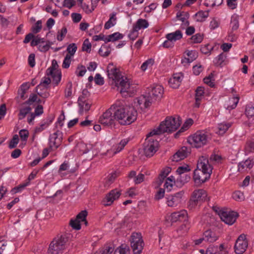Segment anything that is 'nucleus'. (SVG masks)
<instances>
[{
    "instance_id": "f257e3e1",
    "label": "nucleus",
    "mask_w": 254,
    "mask_h": 254,
    "mask_svg": "<svg viewBox=\"0 0 254 254\" xmlns=\"http://www.w3.org/2000/svg\"><path fill=\"white\" fill-rule=\"evenodd\" d=\"M107 72L109 78L114 81L118 88H121L120 93L123 96H131L135 90L130 85L129 79L124 76L119 68L113 63H110L107 67Z\"/></svg>"
},
{
    "instance_id": "f03ea898",
    "label": "nucleus",
    "mask_w": 254,
    "mask_h": 254,
    "mask_svg": "<svg viewBox=\"0 0 254 254\" xmlns=\"http://www.w3.org/2000/svg\"><path fill=\"white\" fill-rule=\"evenodd\" d=\"M212 168L208 159L202 156L199 157L196 169L193 172V179L196 186H200L208 180L212 174Z\"/></svg>"
},
{
    "instance_id": "7ed1b4c3",
    "label": "nucleus",
    "mask_w": 254,
    "mask_h": 254,
    "mask_svg": "<svg viewBox=\"0 0 254 254\" xmlns=\"http://www.w3.org/2000/svg\"><path fill=\"white\" fill-rule=\"evenodd\" d=\"M116 120L122 125H128L137 119V111L132 106L127 105H114Z\"/></svg>"
},
{
    "instance_id": "20e7f679",
    "label": "nucleus",
    "mask_w": 254,
    "mask_h": 254,
    "mask_svg": "<svg viewBox=\"0 0 254 254\" xmlns=\"http://www.w3.org/2000/svg\"><path fill=\"white\" fill-rule=\"evenodd\" d=\"M181 124L180 117H167L159 127L150 132V134H161L165 132L171 133L176 130Z\"/></svg>"
},
{
    "instance_id": "39448f33",
    "label": "nucleus",
    "mask_w": 254,
    "mask_h": 254,
    "mask_svg": "<svg viewBox=\"0 0 254 254\" xmlns=\"http://www.w3.org/2000/svg\"><path fill=\"white\" fill-rule=\"evenodd\" d=\"M68 235L67 234L57 235L49 245V254H59L62 253L68 241Z\"/></svg>"
},
{
    "instance_id": "423d86ee",
    "label": "nucleus",
    "mask_w": 254,
    "mask_h": 254,
    "mask_svg": "<svg viewBox=\"0 0 254 254\" xmlns=\"http://www.w3.org/2000/svg\"><path fill=\"white\" fill-rule=\"evenodd\" d=\"M210 139L211 137L207 132L199 130L191 136H190L188 141L192 147L198 148L207 144Z\"/></svg>"
},
{
    "instance_id": "0eeeda50",
    "label": "nucleus",
    "mask_w": 254,
    "mask_h": 254,
    "mask_svg": "<svg viewBox=\"0 0 254 254\" xmlns=\"http://www.w3.org/2000/svg\"><path fill=\"white\" fill-rule=\"evenodd\" d=\"M156 134H150V132L147 134L146 138L143 145V149L144 155L148 157L153 156L157 151L159 146V142L156 139L153 137Z\"/></svg>"
},
{
    "instance_id": "6e6552de",
    "label": "nucleus",
    "mask_w": 254,
    "mask_h": 254,
    "mask_svg": "<svg viewBox=\"0 0 254 254\" xmlns=\"http://www.w3.org/2000/svg\"><path fill=\"white\" fill-rule=\"evenodd\" d=\"M206 196V191L204 190L199 189L194 190L189 202V207L190 209L194 208L199 201L205 200Z\"/></svg>"
},
{
    "instance_id": "1a4fd4ad",
    "label": "nucleus",
    "mask_w": 254,
    "mask_h": 254,
    "mask_svg": "<svg viewBox=\"0 0 254 254\" xmlns=\"http://www.w3.org/2000/svg\"><path fill=\"white\" fill-rule=\"evenodd\" d=\"M130 246L134 254H140L143 247V241L141 234L137 233H133L130 239Z\"/></svg>"
},
{
    "instance_id": "9d476101",
    "label": "nucleus",
    "mask_w": 254,
    "mask_h": 254,
    "mask_svg": "<svg viewBox=\"0 0 254 254\" xmlns=\"http://www.w3.org/2000/svg\"><path fill=\"white\" fill-rule=\"evenodd\" d=\"M114 111L115 107L113 105L100 117L99 119L100 123L105 126H111L113 125L115 120H116Z\"/></svg>"
},
{
    "instance_id": "9b49d317",
    "label": "nucleus",
    "mask_w": 254,
    "mask_h": 254,
    "mask_svg": "<svg viewBox=\"0 0 254 254\" xmlns=\"http://www.w3.org/2000/svg\"><path fill=\"white\" fill-rule=\"evenodd\" d=\"M148 92L146 93V95L148 99L152 102L153 100H160L164 93L163 87L159 85H156L154 87L148 88Z\"/></svg>"
},
{
    "instance_id": "f8f14e48",
    "label": "nucleus",
    "mask_w": 254,
    "mask_h": 254,
    "mask_svg": "<svg viewBox=\"0 0 254 254\" xmlns=\"http://www.w3.org/2000/svg\"><path fill=\"white\" fill-rule=\"evenodd\" d=\"M62 141V133L59 130L51 134L49 138V144L50 151L56 150L61 145Z\"/></svg>"
},
{
    "instance_id": "ddd939ff",
    "label": "nucleus",
    "mask_w": 254,
    "mask_h": 254,
    "mask_svg": "<svg viewBox=\"0 0 254 254\" xmlns=\"http://www.w3.org/2000/svg\"><path fill=\"white\" fill-rule=\"evenodd\" d=\"M149 26V23L147 20L144 19H139L136 21L135 25L133 26V29L131 33L128 35L129 38L134 40L137 37L138 31L141 29L146 28Z\"/></svg>"
},
{
    "instance_id": "4468645a",
    "label": "nucleus",
    "mask_w": 254,
    "mask_h": 254,
    "mask_svg": "<svg viewBox=\"0 0 254 254\" xmlns=\"http://www.w3.org/2000/svg\"><path fill=\"white\" fill-rule=\"evenodd\" d=\"M248 243L245 234L239 236L234 246L235 252L237 254H243L248 247Z\"/></svg>"
},
{
    "instance_id": "2eb2a0df",
    "label": "nucleus",
    "mask_w": 254,
    "mask_h": 254,
    "mask_svg": "<svg viewBox=\"0 0 254 254\" xmlns=\"http://www.w3.org/2000/svg\"><path fill=\"white\" fill-rule=\"evenodd\" d=\"M219 215L223 221L230 225L236 221L239 216L238 213L234 211H220Z\"/></svg>"
},
{
    "instance_id": "dca6fc26",
    "label": "nucleus",
    "mask_w": 254,
    "mask_h": 254,
    "mask_svg": "<svg viewBox=\"0 0 254 254\" xmlns=\"http://www.w3.org/2000/svg\"><path fill=\"white\" fill-rule=\"evenodd\" d=\"M121 192L117 189L111 190L103 199L102 203L104 206L111 205L114 200L119 198Z\"/></svg>"
},
{
    "instance_id": "f3484780",
    "label": "nucleus",
    "mask_w": 254,
    "mask_h": 254,
    "mask_svg": "<svg viewBox=\"0 0 254 254\" xmlns=\"http://www.w3.org/2000/svg\"><path fill=\"white\" fill-rule=\"evenodd\" d=\"M184 193V191H181L174 195L167 196L166 198L168 206L169 207H175L179 205L181 202Z\"/></svg>"
},
{
    "instance_id": "a211bd4d",
    "label": "nucleus",
    "mask_w": 254,
    "mask_h": 254,
    "mask_svg": "<svg viewBox=\"0 0 254 254\" xmlns=\"http://www.w3.org/2000/svg\"><path fill=\"white\" fill-rule=\"evenodd\" d=\"M190 153L187 147L183 146L172 156V160L173 161L178 162L186 158Z\"/></svg>"
},
{
    "instance_id": "6ab92c4d",
    "label": "nucleus",
    "mask_w": 254,
    "mask_h": 254,
    "mask_svg": "<svg viewBox=\"0 0 254 254\" xmlns=\"http://www.w3.org/2000/svg\"><path fill=\"white\" fill-rule=\"evenodd\" d=\"M183 75L182 73H174L168 81L170 86L173 88H178L182 81Z\"/></svg>"
},
{
    "instance_id": "aec40b11",
    "label": "nucleus",
    "mask_w": 254,
    "mask_h": 254,
    "mask_svg": "<svg viewBox=\"0 0 254 254\" xmlns=\"http://www.w3.org/2000/svg\"><path fill=\"white\" fill-rule=\"evenodd\" d=\"M78 104L80 108L79 113L81 114H82L84 111H88L91 107V103L83 96H80L79 97Z\"/></svg>"
},
{
    "instance_id": "412c9836",
    "label": "nucleus",
    "mask_w": 254,
    "mask_h": 254,
    "mask_svg": "<svg viewBox=\"0 0 254 254\" xmlns=\"http://www.w3.org/2000/svg\"><path fill=\"white\" fill-rule=\"evenodd\" d=\"M187 211L185 210L174 212L171 215V220L172 222H176L178 221H185L187 218Z\"/></svg>"
},
{
    "instance_id": "4be33fe9",
    "label": "nucleus",
    "mask_w": 254,
    "mask_h": 254,
    "mask_svg": "<svg viewBox=\"0 0 254 254\" xmlns=\"http://www.w3.org/2000/svg\"><path fill=\"white\" fill-rule=\"evenodd\" d=\"M204 241L209 243H213L218 239V236L215 233L211 230L205 231L203 233Z\"/></svg>"
},
{
    "instance_id": "5701e85b",
    "label": "nucleus",
    "mask_w": 254,
    "mask_h": 254,
    "mask_svg": "<svg viewBox=\"0 0 254 254\" xmlns=\"http://www.w3.org/2000/svg\"><path fill=\"white\" fill-rule=\"evenodd\" d=\"M183 37V34L181 30H176L175 32L167 34L166 38L173 42L179 40Z\"/></svg>"
},
{
    "instance_id": "b1692460",
    "label": "nucleus",
    "mask_w": 254,
    "mask_h": 254,
    "mask_svg": "<svg viewBox=\"0 0 254 254\" xmlns=\"http://www.w3.org/2000/svg\"><path fill=\"white\" fill-rule=\"evenodd\" d=\"M29 88L30 84L28 82H25L20 86L18 91V94L21 99L24 100L27 98V96H25V94Z\"/></svg>"
},
{
    "instance_id": "393cba45",
    "label": "nucleus",
    "mask_w": 254,
    "mask_h": 254,
    "mask_svg": "<svg viewBox=\"0 0 254 254\" xmlns=\"http://www.w3.org/2000/svg\"><path fill=\"white\" fill-rule=\"evenodd\" d=\"M128 142V140L127 139H122L119 143L114 146L112 149V150L113 152V154H116L122 150Z\"/></svg>"
},
{
    "instance_id": "a878e982",
    "label": "nucleus",
    "mask_w": 254,
    "mask_h": 254,
    "mask_svg": "<svg viewBox=\"0 0 254 254\" xmlns=\"http://www.w3.org/2000/svg\"><path fill=\"white\" fill-rule=\"evenodd\" d=\"M114 254H130L129 247L127 244H123L114 251Z\"/></svg>"
},
{
    "instance_id": "bb28decb",
    "label": "nucleus",
    "mask_w": 254,
    "mask_h": 254,
    "mask_svg": "<svg viewBox=\"0 0 254 254\" xmlns=\"http://www.w3.org/2000/svg\"><path fill=\"white\" fill-rule=\"evenodd\" d=\"M190 15L189 13L188 12H178L177 13L176 17L177 18H178L179 20L182 21L183 23L186 25V26H189V22L188 20V19L189 18Z\"/></svg>"
},
{
    "instance_id": "cd10ccee",
    "label": "nucleus",
    "mask_w": 254,
    "mask_h": 254,
    "mask_svg": "<svg viewBox=\"0 0 254 254\" xmlns=\"http://www.w3.org/2000/svg\"><path fill=\"white\" fill-rule=\"evenodd\" d=\"M187 55L188 57H189V58H185L184 60H182V63L185 62L187 63H190L195 60L197 57V53L195 51H189L187 52Z\"/></svg>"
},
{
    "instance_id": "c85d7f7f",
    "label": "nucleus",
    "mask_w": 254,
    "mask_h": 254,
    "mask_svg": "<svg viewBox=\"0 0 254 254\" xmlns=\"http://www.w3.org/2000/svg\"><path fill=\"white\" fill-rule=\"evenodd\" d=\"M254 164L253 159H248L244 162H240L238 165V170L240 171L241 169H243L245 168L251 169L253 167Z\"/></svg>"
},
{
    "instance_id": "c756f323",
    "label": "nucleus",
    "mask_w": 254,
    "mask_h": 254,
    "mask_svg": "<svg viewBox=\"0 0 254 254\" xmlns=\"http://www.w3.org/2000/svg\"><path fill=\"white\" fill-rule=\"evenodd\" d=\"M116 15V13L115 12H113L110 15L109 20L105 23L104 25V28L105 29H109L115 24L117 20Z\"/></svg>"
},
{
    "instance_id": "7c9ffc66",
    "label": "nucleus",
    "mask_w": 254,
    "mask_h": 254,
    "mask_svg": "<svg viewBox=\"0 0 254 254\" xmlns=\"http://www.w3.org/2000/svg\"><path fill=\"white\" fill-rule=\"evenodd\" d=\"M88 212L87 210H82L76 215V219L80 222H83L84 224L87 226L88 225V222L86 218Z\"/></svg>"
},
{
    "instance_id": "2f4dec72",
    "label": "nucleus",
    "mask_w": 254,
    "mask_h": 254,
    "mask_svg": "<svg viewBox=\"0 0 254 254\" xmlns=\"http://www.w3.org/2000/svg\"><path fill=\"white\" fill-rule=\"evenodd\" d=\"M231 126V124L230 123H222L219 124L218 125V131L217 132L219 134H223Z\"/></svg>"
},
{
    "instance_id": "473e14b6",
    "label": "nucleus",
    "mask_w": 254,
    "mask_h": 254,
    "mask_svg": "<svg viewBox=\"0 0 254 254\" xmlns=\"http://www.w3.org/2000/svg\"><path fill=\"white\" fill-rule=\"evenodd\" d=\"M254 150V136L249 140L246 143L245 151L246 153H249Z\"/></svg>"
},
{
    "instance_id": "72a5a7b5",
    "label": "nucleus",
    "mask_w": 254,
    "mask_h": 254,
    "mask_svg": "<svg viewBox=\"0 0 254 254\" xmlns=\"http://www.w3.org/2000/svg\"><path fill=\"white\" fill-rule=\"evenodd\" d=\"M227 55L224 53L220 54L216 59L215 64L217 66H223L225 64L224 63L226 59Z\"/></svg>"
},
{
    "instance_id": "f704fd0d",
    "label": "nucleus",
    "mask_w": 254,
    "mask_h": 254,
    "mask_svg": "<svg viewBox=\"0 0 254 254\" xmlns=\"http://www.w3.org/2000/svg\"><path fill=\"white\" fill-rule=\"evenodd\" d=\"M138 104L139 105H141V104H143V106L144 108H147L150 106L151 105L152 102L150 101V99H148L147 97V95H144L142 97H140L138 100Z\"/></svg>"
},
{
    "instance_id": "c9c22d12",
    "label": "nucleus",
    "mask_w": 254,
    "mask_h": 254,
    "mask_svg": "<svg viewBox=\"0 0 254 254\" xmlns=\"http://www.w3.org/2000/svg\"><path fill=\"white\" fill-rule=\"evenodd\" d=\"M123 36L122 34L119 32H116L114 34L109 35L107 37H106L105 42L107 43L110 41H115L122 39Z\"/></svg>"
},
{
    "instance_id": "e433bc0d",
    "label": "nucleus",
    "mask_w": 254,
    "mask_h": 254,
    "mask_svg": "<svg viewBox=\"0 0 254 254\" xmlns=\"http://www.w3.org/2000/svg\"><path fill=\"white\" fill-rule=\"evenodd\" d=\"M209 15V11H200L197 12L195 16L196 18V21L198 22H202L205 20Z\"/></svg>"
},
{
    "instance_id": "4c0bfd02",
    "label": "nucleus",
    "mask_w": 254,
    "mask_h": 254,
    "mask_svg": "<svg viewBox=\"0 0 254 254\" xmlns=\"http://www.w3.org/2000/svg\"><path fill=\"white\" fill-rule=\"evenodd\" d=\"M239 97H234L229 99V104L227 105L226 109L232 110L235 108L239 102Z\"/></svg>"
},
{
    "instance_id": "58836bf2",
    "label": "nucleus",
    "mask_w": 254,
    "mask_h": 254,
    "mask_svg": "<svg viewBox=\"0 0 254 254\" xmlns=\"http://www.w3.org/2000/svg\"><path fill=\"white\" fill-rule=\"evenodd\" d=\"M51 75L53 78V82L56 85H58L59 83L61 80L62 74L61 72L59 70L53 71V73L49 74L48 76Z\"/></svg>"
},
{
    "instance_id": "ea45409f",
    "label": "nucleus",
    "mask_w": 254,
    "mask_h": 254,
    "mask_svg": "<svg viewBox=\"0 0 254 254\" xmlns=\"http://www.w3.org/2000/svg\"><path fill=\"white\" fill-rule=\"evenodd\" d=\"M19 139L18 135L17 134H14L12 139L10 140L8 147L10 149H13L16 147L17 145L19 143Z\"/></svg>"
},
{
    "instance_id": "a19ab883",
    "label": "nucleus",
    "mask_w": 254,
    "mask_h": 254,
    "mask_svg": "<svg viewBox=\"0 0 254 254\" xmlns=\"http://www.w3.org/2000/svg\"><path fill=\"white\" fill-rule=\"evenodd\" d=\"M222 2L223 0H206L204 5L206 6L213 7L220 5Z\"/></svg>"
},
{
    "instance_id": "79ce46f5",
    "label": "nucleus",
    "mask_w": 254,
    "mask_h": 254,
    "mask_svg": "<svg viewBox=\"0 0 254 254\" xmlns=\"http://www.w3.org/2000/svg\"><path fill=\"white\" fill-rule=\"evenodd\" d=\"M193 121L190 118L187 119L179 131L177 133H176L175 137H176L179 132H182L187 130L189 127L193 124Z\"/></svg>"
},
{
    "instance_id": "37998d69",
    "label": "nucleus",
    "mask_w": 254,
    "mask_h": 254,
    "mask_svg": "<svg viewBox=\"0 0 254 254\" xmlns=\"http://www.w3.org/2000/svg\"><path fill=\"white\" fill-rule=\"evenodd\" d=\"M77 46H76L75 44L72 43L69 44L66 49V51L67 52V54L66 55H68L70 57H72L74 55L75 52L77 50Z\"/></svg>"
},
{
    "instance_id": "c03bdc74",
    "label": "nucleus",
    "mask_w": 254,
    "mask_h": 254,
    "mask_svg": "<svg viewBox=\"0 0 254 254\" xmlns=\"http://www.w3.org/2000/svg\"><path fill=\"white\" fill-rule=\"evenodd\" d=\"M117 177L116 173H112L110 174L106 178L105 182V187H108L112 183H113Z\"/></svg>"
},
{
    "instance_id": "a18cd8bd",
    "label": "nucleus",
    "mask_w": 254,
    "mask_h": 254,
    "mask_svg": "<svg viewBox=\"0 0 254 254\" xmlns=\"http://www.w3.org/2000/svg\"><path fill=\"white\" fill-rule=\"evenodd\" d=\"M42 28V21L38 20L36 22L34 25L32 26L31 30L34 34H37L41 31Z\"/></svg>"
},
{
    "instance_id": "49530a36",
    "label": "nucleus",
    "mask_w": 254,
    "mask_h": 254,
    "mask_svg": "<svg viewBox=\"0 0 254 254\" xmlns=\"http://www.w3.org/2000/svg\"><path fill=\"white\" fill-rule=\"evenodd\" d=\"M31 108L30 107H27L21 109L19 113V119L22 120L24 119L26 115L31 111Z\"/></svg>"
},
{
    "instance_id": "de8ad7c7",
    "label": "nucleus",
    "mask_w": 254,
    "mask_h": 254,
    "mask_svg": "<svg viewBox=\"0 0 254 254\" xmlns=\"http://www.w3.org/2000/svg\"><path fill=\"white\" fill-rule=\"evenodd\" d=\"M58 67V64L56 60H53L52 62V66L49 67L46 71L47 75L53 73V71H56V69Z\"/></svg>"
},
{
    "instance_id": "09e8293b",
    "label": "nucleus",
    "mask_w": 254,
    "mask_h": 254,
    "mask_svg": "<svg viewBox=\"0 0 254 254\" xmlns=\"http://www.w3.org/2000/svg\"><path fill=\"white\" fill-rule=\"evenodd\" d=\"M51 80L50 78L45 77L44 79L41 82L40 84L36 87L37 90L38 88H40L41 87H43L45 89H47L48 85L51 83Z\"/></svg>"
},
{
    "instance_id": "8fccbe9b",
    "label": "nucleus",
    "mask_w": 254,
    "mask_h": 254,
    "mask_svg": "<svg viewBox=\"0 0 254 254\" xmlns=\"http://www.w3.org/2000/svg\"><path fill=\"white\" fill-rule=\"evenodd\" d=\"M28 185L29 182H26L23 184H20L18 186L13 188L11 190V192L12 194H15L17 192H20Z\"/></svg>"
},
{
    "instance_id": "3c124183",
    "label": "nucleus",
    "mask_w": 254,
    "mask_h": 254,
    "mask_svg": "<svg viewBox=\"0 0 254 254\" xmlns=\"http://www.w3.org/2000/svg\"><path fill=\"white\" fill-rule=\"evenodd\" d=\"M86 72L85 66L83 65H78L75 71V74L78 76H83Z\"/></svg>"
},
{
    "instance_id": "603ef678",
    "label": "nucleus",
    "mask_w": 254,
    "mask_h": 254,
    "mask_svg": "<svg viewBox=\"0 0 254 254\" xmlns=\"http://www.w3.org/2000/svg\"><path fill=\"white\" fill-rule=\"evenodd\" d=\"M203 35L200 33H197L195 35H193L191 38L190 40L192 41L193 43H200L203 40Z\"/></svg>"
},
{
    "instance_id": "864d4df0",
    "label": "nucleus",
    "mask_w": 254,
    "mask_h": 254,
    "mask_svg": "<svg viewBox=\"0 0 254 254\" xmlns=\"http://www.w3.org/2000/svg\"><path fill=\"white\" fill-rule=\"evenodd\" d=\"M190 171V168L189 165H186L185 166H180L178 168L176 172L178 174L180 175H182L185 173L189 172Z\"/></svg>"
},
{
    "instance_id": "5fc2aeb1",
    "label": "nucleus",
    "mask_w": 254,
    "mask_h": 254,
    "mask_svg": "<svg viewBox=\"0 0 254 254\" xmlns=\"http://www.w3.org/2000/svg\"><path fill=\"white\" fill-rule=\"evenodd\" d=\"M80 222L79 220L75 219H71L69 222V225L71 227L76 230H79L81 229Z\"/></svg>"
},
{
    "instance_id": "6e6d98bb",
    "label": "nucleus",
    "mask_w": 254,
    "mask_h": 254,
    "mask_svg": "<svg viewBox=\"0 0 254 254\" xmlns=\"http://www.w3.org/2000/svg\"><path fill=\"white\" fill-rule=\"evenodd\" d=\"M103 254H111L114 251V248L112 245L105 246L103 248L99 250Z\"/></svg>"
},
{
    "instance_id": "4d7b16f0",
    "label": "nucleus",
    "mask_w": 254,
    "mask_h": 254,
    "mask_svg": "<svg viewBox=\"0 0 254 254\" xmlns=\"http://www.w3.org/2000/svg\"><path fill=\"white\" fill-rule=\"evenodd\" d=\"M67 29L66 27H63L60 31H58L57 35V40L59 41H62L65 36L67 33Z\"/></svg>"
},
{
    "instance_id": "13d9d810",
    "label": "nucleus",
    "mask_w": 254,
    "mask_h": 254,
    "mask_svg": "<svg viewBox=\"0 0 254 254\" xmlns=\"http://www.w3.org/2000/svg\"><path fill=\"white\" fill-rule=\"evenodd\" d=\"M22 141H26L29 136V132L27 129H21L19 132Z\"/></svg>"
},
{
    "instance_id": "bf43d9fd",
    "label": "nucleus",
    "mask_w": 254,
    "mask_h": 254,
    "mask_svg": "<svg viewBox=\"0 0 254 254\" xmlns=\"http://www.w3.org/2000/svg\"><path fill=\"white\" fill-rule=\"evenodd\" d=\"M233 198L236 201H242L244 199L243 193L240 191H237L233 193Z\"/></svg>"
},
{
    "instance_id": "052dcab7",
    "label": "nucleus",
    "mask_w": 254,
    "mask_h": 254,
    "mask_svg": "<svg viewBox=\"0 0 254 254\" xmlns=\"http://www.w3.org/2000/svg\"><path fill=\"white\" fill-rule=\"evenodd\" d=\"M72 87V84L71 82H68L67 84L66 87L64 91V95L65 97L68 98L71 96Z\"/></svg>"
},
{
    "instance_id": "680f3d73",
    "label": "nucleus",
    "mask_w": 254,
    "mask_h": 254,
    "mask_svg": "<svg viewBox=\"0 0 254 254\" xmlns=\"http://www.w3.org/2000/svg\"><path fill=\"white\" fill-rule=\"evenodd\" d=\"M246 114L248 117H254V106L248 105L246 108Z\"/></svg>"
},
{
    "instance_id": "e2e57ef3",
    "label": "nucleus",
    "mask_w": 254,
    "mask_h": 254,
    "mask_svg": "<svg viewBox=\"0 0 254 254\" xmlns=\"http://www.w3.org/2000/svg\"><path fill=\"white\" fill-rule=\"evenodd\" d=\"M44 42L43 38H41L37 36L31 41L30 45L34 47L38 45L40 43H43Z\"/></svg>"
},
{
    "instance_id": "0e129e2a",
    "label": "nucleus",
    "mask_w": 254,
    "mask_h": 254,
    "mask_svg": "<svg viewBox=\"0 0 254 254\" xmlns=\"http://www.w3.org/2000/svg\"><path fill=\"white\" fill-rule=\"evenodd\" d=\"M154 63V60L152 59H148L144 62L141 66V69L143 71H145L148 65H152Z\"/></svg>"
},
{
    "instance_id": "69168bd1",
    "label": "nucleus",
    "mask_w": 254,
    "mask_h": 254,
    "mask_svg": "<svg viewBox=\"0 0 254 254\" xmlns=\"http://www.w3.org/2000/svg\"><path fill=\"white\" fill-rule=\"evenodd\" d=\"M91 44L89 43L88 39H86L82 45V50L83 51H86L87 53H90L91 51Z\"/></svg>"
},
{
    "instance_id": "338daca9",
    "label": "nucleus",
    "mask_w": 254,
    "mask_h": 254,
    "mask_svg": "<svg viewBox=\"0 0 254 254\" xmlns=\"http://www.w3.org/2000/svg\"><path fill=\"white\" fill-rule=\"evenodd\" d=\"M53 44L52 42L48 41L45 45H39L38 46V49L39 51L42 52H46L48 51L50 47V45Z\"/></svg>"
},
{
    "instance_id": "774afa93",
    "label": "nucleus",
    "mask_w": 254,
    "mask_h": 254,
    "mask_svg": "<svg viewBox=\"0 0 254 254\" xmlns=\"http://www.w3.org/2000/svg\"><path fill=\"white\" fill-rule=\"evenodd\" d=\"M71 57L68 55L65 56L62 65L63 68H67L69 67L71 63Z\"/></svg>"
}]
</instances>
